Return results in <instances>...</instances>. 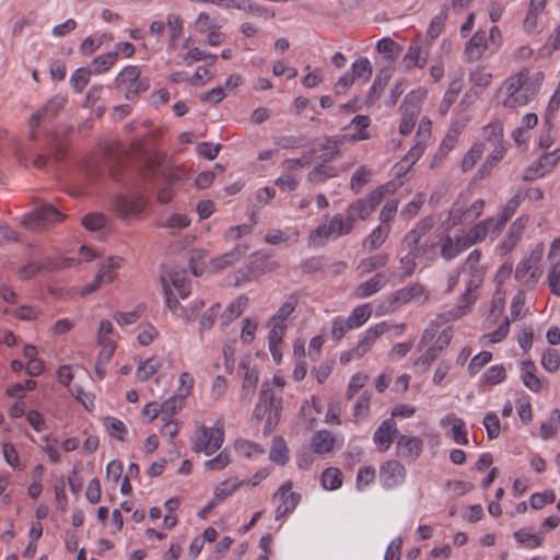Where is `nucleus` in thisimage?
<instances>
[{"label":"nucleus","instance_id":"f257e3e1","mask_svg":"<svg viewBox=\"0 0 560 560\" xmlns=\"http://www.w3.org/2000/svg\"><path fill=\"white\" fill-rule=\"evenodd\" d=\"M542 72L529 73L528 70H522L504 82L506 96L503 100V106L508 108H516L528 104L539 92L544 82Z\"/></svg>","mask_w":560,"mask_h":560},{"label":"nucleus","instance_id":"f03ea898","mask_svg":"<svg viewBox=\"0 0 560 560\" xmlns=\"http://www.w3.org/2000/svg\"><path fill=\"white\" fill-rule=\"evenodd\" d=\"M171 284L166 281L165 276L161 277L163 291L166 300L167 307L173 312V314L187 317V320H191L194 316L199 312V310L203 306V301H198L192 306L191 315H187L184 307L179 304L177 300V295L180 299H186L190 294V288L187 285V273L185 270H172L167 275Z\"/></svg>","mask_w":560,"mask_h":560},{"label":"nucleus","instance_id":"7ed1b4c3","mask_svg":"<svg viewBox=\"0 0 560 560\" xmlns=\"http://www.w3.org/2000/svg\"><path fill=\"white\" fill-rule=\"evenodd\" d=\"M282 409V398L277 397L270 383L264 382L253 417L260 420L266 418L264 434L269 435L277 427Z\"/></svg>","mask_w":560,"mask_h":560},{"label":"nucleus","instance_id":"20e7f679","mask_svg":"<svg viewBox=\"0 0 560 560\" xmlns=\"http://www.w3.org/2000/svg\"><path fill=\"white\" fill-rule=\"evenodd\" d=\"M389 192V185H382L371 191L366 198L357 199L350 203L346 210V219H343V222L349 225V231H352L359 219L366 220Z\"/></svg>","mask_w":560,"mask_h":560},{"label":"nucleus","instance_id":"39448f33","mask_svg":"<svg viewBox=\"0 0 560 560\" xmlns=\"http://www.w3.org/2000/svg\"><path fill=\"white\" fill-rule=\"evenodd\" d=\"M223 442L224 431L222 427L207 428L202 425L196 431L192 451L210 456L221 448Z\"/></svg>","mask_w":560,"mask_h":560},{"label":"nucleus","instance_id":"423d86ee","mask_svg":"<svg viewBox=\"0 0 560 560\" xmlns=\"http://www.w3.org/2000/svg\"><path fill=\"white\" fill-rule=\"evenodd\" d=\"M481 252L479 249H474L470 252L466 260L464 261L460 272H468L469 280L467 282V288L464 293V300L471 301V294H476L474 291L478 289L483 282V277L486 273L485 268L480 265Z\"/></svg>","mask_w":560,"mask_h":560},{"label":"nucleus","instance_id":"0eeeda50","mask_svg":"<svg viewBox=\"0 0 560 560\" xmlns=\"http://www.w3.org/2000/svg\"><path fill=\"white\" fill-rule=\"evenodd\" d=\"M65 219V214L50 203L38 205L33 212L25 215L23 224L32 230L46 228L50 224L60 222Z\"/></svg>","mask_w":560,"mask_h":560},{"label":"nucleus","instance_id":"6e6552de","mask_svg":"<svg viewBox=\"0 0 560 560\" xmlns=\"http://www.w3.org/2000/svg\"><path fill=\"white\" fill-rule=\"evenodd\" d=\"M349 225L343 222L341 214L334 215L328 222L322 223L311 235L314 244H323L329 237L349 234Z\"/></svg>","mask_w":560,"mask_h":560},{"label":"nucleus","instance_id":"1a4fd4ad","mask_svg":"<svg viewBox=\"0 0 560 560\" xmlns=\"http://www.w3.org/2000/svg\"><path fill=\"white\" fill-rule=\"evenodd\" d=\"M483 207L485 201L482 199H477L467 208H464L458 201H456L450 210L447 222L451 226L472 222L481 215Z\"/></svg>","mask_w":560,"mask_h":560},{"label":"nucleus","instance_id":"9d476101","mask_svg":"<svg viewBox=\"0 0 560 560\" xmlns=\"http://www.w3.org/2000/svg\"><path fill=\"white\" fill-rule=\"evenodd\" d=\"M145 205L144 198L140 196L129 198L120 195L115 199L114 211L119 219L127 220L132 215L140 214L144 210Z\"/></svg>","mask_w":560,"mask_h":560},{"label":"nucleus","instance_id":"9b49d317","mask_svg":"<svg viewBox=\"0 0 560 560\" xmlns=\"http://www.w3.org/2000/svg\"><path fill=\"white\" fill-rule=\"evenodd\" d=\"M280 497L281 503L276 510V518L280 520L285 514L292 512L301 500V495L292 491V482L287 481L273 494V500Z\"/></svg>","mask_w":560,"mask_h":560},{"label":"nucleus","instance_id":"f8f14e48","mask_svg":"<svg viewBox=\"0 0 560 560\" xmlns=\"http://www.w3.org/2000/svg\"><path fill=\"white\" fill-rule=\"evenodd\" d=\"M431 135V121L425 117L420 120L417 137L419 140L417 143L408 151L405 158L400 161L401 167L407 165L408 167L413 165L423 152L422 141H425Z\"/></svg>","mask_w":560,"mask_h":560},{"label":"nucleus","instance_id":"ddd939ff","mask_svg":"<svg viewBox=\"0 0 560 560\" xmlns=\"http://www.w3.org/2000/svg\"><path fill=\"white\" fill-rule=\"evenodd\" d=\"M434 225L432 218H424L420 220L416 226L407 233L402 240V244L412 253L421 254L422 252L418 247L421 238L427 235Z\"/></svg>","mask_w":560,"mask_h":560},{"label":"nucleus","instance_id":"4468645a","mask_svg":"<svg viewBox=\"0 0 560 560\" xmlns=\"http://www.w3.org/2000/svg\"><path fill=\"white\" fill-rule=\"evenodd\" d=\"M405 467L398 460L385 462L380 469V478L386 488H393L405 479Z\"/></svg>","mask_w":560,"mask_h":560},{"label":"nucleus","instance_id":"2eb2a0df","mask_svg":"<svg viewBox=\"0 0 560 560\" xmlns=\"http://www.w3.org/2000/svg\"><path fill=\"white\" fill-rule=\"evenodd\" d=\"M423 450L421 439L417 436L399 435L397 439V455L408 459L416 460Z\"/></svg>","mask_w":560,"mask_h":560},{"label":"nucleus","instance_id":"dca6fc26","mask_svg":"<svg viewBox=\"0 0 560 560\" xmlns=\"http://www.w3.org/2000/svg\"><path fill=\"white\" fill-rule=\"evenodd\" d=\"M388 329L389 326L385 322L378 323L375 326L370 327L365 331L363 338L359 341L357 347H354L355 358H362L368 351H370L375 340Z\"/></svg>","mask_w":560,"mask_h":560},{"label":"nucleus","instance_id":"f3484780","mask_svg":"<svg viewBox=\"0 0 560 560\" xmlns=\"http://www.w3.org/2000/svg\"><path fill=\"white\" fill-rule=\"evenodd\" d=\"M486 48V32H476L465 45L464 55L466 57V60L470 62L480 60Z\"/></svg>","mask_w":560,"mask_h":560},{"label":"nucleus","instance_id":"a211bd4d","mask_svg":"<svg viewBox=\"0 0 560 560\" xmlns=\"http://www.w3.org/2000/svg\"><path fill=\"white\" fill-rule=\"evenodd\" d=\"M396 433L397 428L395 421L393 419H386L375 430L373 440L381 451H387Z\"/></svg>","mask_w":560,"mask_h":560},{"label":"nucleus","instance_id":"6ab92c4d","mask_svg":"<svg viewBox=\"0 0 560 560\" xmlns=\"http://www.w3.org/2000/svg\"><path fill=\"white\" fill-rule=\"evenodd\" d=\"M247 250V246H235L231 252L222 254L210 260L212 271H219L236 264Z\"/></svg>","mask_w":560,"mask_h":560},{"label":"nucleus","instance_id":"aec40b11","mask_svg":"<svg viewBox=\"0 0 560 560\" xmlns=\"http://www.w3.org/2000/svg\"><path fill=\"white\" fill-rule=\"evenodd\" d=\"M425 95L423 91H412L405 96L400 106L401 116L417 119L420 114L421 103Z\"/></svg>","mask_w":560,"mask_h":560},{"label":"nucleus","instance_id":"412c9836","mask_svg":"<svg viewBox=\"0 0 560 560\" xmlns=\"http://www.w3.org/2000/svg\"><path fill=\"white\" fill-rule=\"evenodd\" d=\"M560 161V150L557 149L550 153H546L544 156L539 160V166L545 168L544 172L538 173L537 168L528 167L524 174L525 180H532L535 177H540L545 174V172L550 171L556 164Z\"/></svg>","mask_w":560,"mask_h":560},{"label":"nucleus","instance_id":"4be33fe9","mask_svg":"<svg viewBox=\"0 0 560 560\" xmlns=\"http://www.w3.org/2000/svg\"><path fill=\"white\" fill-rule=\"evenodd\" d=\"M342 140L336 137H325L322 145L323 153L317 156L319 164H327L340 156V145Z\"/></svg>","mask_w":560,"mask_h":560},{"label":"nucleus","instance_id":"5701e85b","mask_svg":"<svg viewBox=\"0 0 560 560\" xmlns=\"http://www.w3.org/2000/svg\"><path fill=\"white\" fill-rule=\"evenodd\" d=\"M335 444V436L328 430L317 431L313 438L311 446L316 454L329 453Z\"/></svg>","mask_w":560,"mask_h":560},{"label":"nucleus","instance_id":"b1692460","mask_svg":"<svg viewBox=\"0 0 560 560\" xmlns=\"http://www.w3.org/2000/svg\"><path fill=\"white\" fill-rule=\"evenodd\" d=\"M390 226H376L363 241V248L369 252H374L380 248L388 237Z\"/></svg>","mask_w":560,"mask_h":560},{"label":"nucleus","instance_id":"393cba45","mask_svg":"<svg viewBox=\"0 0 560 560\" xmlns=\"http://www.w3.org/2000/svg\"><path fill=\"white\" fill-rule=\"evenodd\" d=\"M470 299L471 301L466 299L464 300V294H462L460 298L458 299V304L452 310L440 314L439 319L441 322H451L462 317L468 312L470 305L475 303V301L477 300V294H471Z\"/></svg>","mask_w":560,"mask_h":560},{"label":"nucleus","instance_id":"a878e982","mask_svg":"<svg viewBox=\"0 0 560 560\" xmlns=\"http://www.w3.org/2000/svg\"><path fill=\"white\" fill-rule=\"evenodd\" d=\"M386 281V277L384 275L376 273L370 280L359 284L355 294L359 298H369L378 292L385 285Z\"/></svg>","mask_w":560,"mask_h":560},{"label":"nucleus","instance_id":"bb28decb","mask_svg":"<svg viewBox=\"0 0 560 560\" xmlns=\"http://www.w3.org/2000/svg\"><path fill=\"white\" fill-rule=\"evenodd\" d=\"M452 422V438L457 444L465 445L468 443L467 433L465 430V422L457 418L454 413L447 415L444 419L441 420V425H445L446 423Z\"/></svg>","mask_w":560,"mask_h":560},{"label":"nucleus","instance_id":"cd10ccee","mask_svg":"<svg viewBox=\"0 0 560 560\" xmlns=\"http://www.w3.org/2000/svg\"><path fill=\"white\" fill-rule=\"evenodd\" d=\"M405 70L410 71L413 67L423 68L427 63V55L422 56V49L418 43H412L404 57Z\"/></svg>","mask_w":560,"mask_h":560},{"label":"nucleus","instance_id":"c85d7f7f","mask_svg":"<svg viewBox=\"0 0 560 560\" xmlns=\"http://www.w3.org/2000/svg\"><path fill=\"white\" fill-rule=\"evenodd\" d=\"M248 303V298L240 295L236 298L222 313L221 320L222 325H229L236 319L245 310Z\"/></svg>","mask_w":560,"mask_h":560},{"label":"nucleus","instance_id":"c756f323","mask_svg":"<svg viewBox=\"0 0 560 560\" xmlns=\"http://www.w3.org/2000/svg\"><path fill=\"white\" fill-rule=\"evenodd\" d=\"M299 304V295L296 293L290 294L287 300L281 304L278 308L277 313L272 315L269 319L273 322L287 324L285 320L289 316L294 312Z\"/></svg>","mask_w":560,"mask_h":560},{"label":"nucleus","instance_id":"7c9ffc66","mask_svg":"<svg viewBox=\"0 0 560 560\" xmlns=\"http://www.w3.org/2000/svg\"><path fill=\"white\" fill-rule=\"evenodd\" d=\"M161 365V361L155 357L144 361L139 360L136 375L139 381L144 382L154 375L160 370Z\"/></svg>","mask_w":560,"mask_h":560},{"label":"nucleus","instance_id":"2f4dec72","mask_svg":"<svg viewBox=\"0 0 560 560\" xmlns=\"http://www.w3.org/2000/svg\"><path fill=\"white\" fill-rule=\"evenodd\" d=\"M376 50L384 55V58L393 62L400 55L402 48L389 37L380 39L376 44Z\"/></svg>","mask_w":560,"mask_h":560},{"label":"nucleus","instance_id":"473e14b6","mask_svg":"<svg viewBox=\"0 0 560 560\" xmlns=\"http://www.w3.org/2000/svg\"><path fill=\"white\" fill-rule=\"evenodd\" d=\"M269 458L271 462L282 466L287 464L289 459L288 446L282 438H273L272 445L269 452Z\"/></svg>","mask_w":560,"mask_h":560},{"label":"nucleus","instance_id":"72a5a7b5","mask_svg":"<svg viewBox=\"0 0 560 560\" xmlns=\"http://www.w3.org/2000/svg\"><path fill=\"white\" fill-rule=\"evenodd\" d=\"M462 88H463V84H462V81L460 80H454L448 89L446 90L444 96H443V100L439 106V112L442 114V115H445L447 114V112L450 110L451 106L454 104V102L456 101V98L458 97L460 91H462Z\"/></svg>","mask_w":560,"mask_h":560},{"label":"nucleus","instance_id":"f704fd0d","mask_svg":"<svg viewBox=\"0 0 560 560\" xmlns=\"http://www.w3.org/2000/svg\"><path fill=\"white\" fill-rule=\"evenodd\" d=\"M372 315V308L369 304L357 306L348 316L347 322L352 329L359 328L364 325Z\"/></svg>","mask_w":560,"mask_h":560},{"label":"nucleus","instance_id":"c9c22d12","mask_svg":"<svg viewBox=\"0 0 560 560\" xmlns=\"http://www.w3.org/2000/svg\"><path fill=\"white\" fill-rule=\"evenodd\" d=\"M388 262V256L386 254L371 256L362 259L358 265V270L361 275L371 273L377 268L386 266Z\"/></svg>","mask_w":560,"mask_h":560},{"label":"nucleus","instance_id":"e433bc0d","mask_svg":"<svg viewBox=\"0 0 560 560\" xmlns=\"http://www.w3.org/2000/svg\"><path fill=\"white\" fill-rule=\"evenodd\" d=\"M140 78V69L137 66H128L120 71L117 77V85L124 88H132L133 83Z\"/></svg>","mask_w":560,"mask_h":560},{"label":"nucleus","instance_id":"4c0bfd02","mask_svg":"<svg viewBox=\"0 0 560 560\" xmlns=\"http://www.w3.org/2000/svg\"><path fill=\"white\" fill-rule=\"evenodd\" d=\"M322 485L327 490H336L342 485L341 472L338 468L329 467L322 474Z\"/></svg>","mask_w":560,"mask_h":560},{"label":"nucleus","instance_id":"58836bf2","mask_svg":"<svg viewBox=\"0 0 560 560\" xmlns=\"http://www.w3.org/2000/svg\"><path fill=\"white\" fill-rule=\"evenodd\" d=\"M115 279V275L114 273H108L107 271L105 270H98L94 280L88 284H85L84 287H82L81 291H80V294L81 295H88L90 293H93L94 291H96L103 283H110L112 281H114Z\"/></svg>","mask_w":560,"mask_h":560},{"label":"nucleus","instance_id":"ea45409f","mask_svg":"<svg viewBox=\"0 0 560 560\" xmlns=\"http://www.w3.org/2000/svg\"><path fill=\"white\" fill-rule=\"evenodd\" d=\"M492 222H493V219L488 218V219L475 224L466 232L468 234L469 240L474 243V245L486 238Z\"/></svg>","mask_w":560,"mask_h":560},{"label":"nucleus","instance_id":"a19ab883","mask_svg":"<svg viewBox=\"0 0 560 560\" xmlns=\"http://www.w3.org/2000/svg\"><path fill=\"white\" fill-rule=\"evenodd\" d=\"M371 171L365 166H360L351 176L350 188L354 194H359L362 188L370 182L371 179Z\"/></svg>","mask_w":560,"mask_h":560},{"label":"nucleus","instance_id":"79ce46f5","mask_svg":"<svg viewBox=\"0 0 560 560\" xmlns=\"http://www.w3.org/2000/svg\"><path fill=\"white\" fill-rule=\"evenodd\" d=\"M424 294V287L420 283H413L396 292L395 300L401 303L420 299Z\"/></svg>","mask_w":560,"mask_h":560},{"label":"nucleus","instance_id":"37998d69","mask_svg":"<svg viewBox=\"0 0 560 560\" xmlns=\"http://www.w3.org/2000/svg\"><path fill=\"white\" fill-rule=\"evenodd\" d=\"M440 250L442 258L447 261L456 258L460 254V248L457 247L456 242L451 235H445L441 238Z\"/></svg>","mask_w":560,"mask_h":560},{"label":"nucleus","instance_id":"c03bdc74","mask_svg":"<svg viewBox=\"0 0 560 560\" xmlns=\"http://www.w3.org/2000/svg\"><path fill=\"white\" fill-rule=\"evenodd\" d=\"M483 150L485 148L482 143H474L469 151L463 158L462 170L464 172L471 170L477 163V161L482 156Z\"/></svg>","mask_w":560,"mask_h":560},{"label":"nucleus","instance_id":"a18cd8bd","mask_svg":"<svg viewBox=\"0 0 560 560\" xmlns=\"http://www.w3.org/2000/svg\"><path fill=\"white\" fill-rule=\"evenodd\" d=\"M337 175L336 170L325 164H318L307 175V179L311 183L319 184L327 178L335 177Z\"/></svg>","mask_w":560,"mask_h":560},{"label":"nucleus","instance_id":"49530a36","mask_svg":"<svg viewBox=\"0 0 560 560\" xmlns=\"http://www.w3.org/2000/svg\"><path fill=\"white\" fill-rule=\"evenodd\" d=\"M67 98L61 95H56L46 102L38 112L44 118L55 116L66 104Z\"/></svg>","mask_w":560,"mask_h":560},{"label":"nucleus","instance_id":"de8ad7c7","mask_svg":"<svg viewBox=\"0 0 560 560\" xmlns=\"http://www.w3.org/2000/svg\"><path fill=\"white\" fill-rule=\"evenodd\" d=\"M104 424L110 436L119 441L126 440L125 435L128 433V430L122 421L116 418L107 417L104 420Z\"/></svg>","mask_w":560,"mask_h":560},{"label":"nucleus","instance_id":"09e8293b","mask_svg":"<svg viewBox=\"0 0 560 560\" xmlns=\"http://www.w3.org/2000/svg\"><path fill=\"white\" fill-rule=\"evenodd\" d=\"M92 71L88 68H79L71 75L70 83L77 93L83 92L90 81Z\"/></svg>","mask_w":560,"mask_h":560},{"label":"nucleus","instance_id":"8fccbe9b","mask_svg":"<svg viewBox=\"0 0 560 560\" xmlns=\"http://www.w3.org/2000/svg\"><path fill=\"white\" fill-rule=\"evenodd\" d=\"M118 51H109L94 58L92 66L95 73H102L108 70L117 60Z\"/></svg>","mask_w":560,"mask_h":560},{"label":"nucleus","instance_id":"3c124183","mask_svg":"<svg viewBox=\"0 0 560 560\" xmlns=\"http://www.w3.org/2000/svg\"><path fill=\"white\" fill-rule=\"evenodd\" d=\"M268 327L270 328L268 334L269 346L281 345L288 325L269 319Z\"/></svg>","mask_w":560,"mask_h":560},{"label":"nucleus","instance_id":"603ef678","mask_svg":"<svg viewBox=\"0 0 560 560\" xmlns=\"http://www.w3.org/2000/svg\"><path fill=\"white\" fill-rule=\"evenodd\" d=\"M106 222V217L96 212L88 213L81 220L82 225L89 231H98L105 226Z\"/></svg>","mask_w":560,"mask_h":560},{"label":"nucleus","instance_id":"864d4df0","mask_svg":"<svg viewBox=\"0 0 560 560\" xmlns=\"http://www.w3.org/2000/svg\"><path fill=\"white\" fill-rule=\"evenodd\" d=\"M353 79L361 78L365 81L369 80L372 75V66L368 58H359L352 63V74Z\"/></svg>","mask_w":560,"mask_h":560},{"label":"nucleus","instance_id":"5fc2aeb1","mask_svg":"<svg viewBox=\"0 0 560 560\" xmlns=\"http://www.w3.org/2000/svg\"><path fill=\"white\" fill-rule=\"evenodd\" d=\"M485 138L493 145L502 144L503 128L498 121L490 122L483 127Z\"/></svg>","mask_w":560,"mask_h":560},{"label":"nucleus","instance_id":"6e6d98bb","mask_svg":"<svg viewBox=\"0 0 560 560\" xmlns=\"http://www.w3.org/2000/svg\"><path fill=\"white\" fill-rule=\"evenodd\" d=\"M240 487V482L232 479H226L221 482L214 489V500L218 502L223 501L225 498L230 497L234 491Z\"/></svg>","mask_w":560,"mask_h":560},{"label":"nucleus","instance_id":"4d7b16f0","mask_svg":"<svg viewBox=\"0 0 560 560\" xmlns=\"http://www.w3.org/2000/svg\"><path fill=\"white\" fill-rule=\"evenodd\" d=\"M483 425L486 428L489 440H494L499 436L501 431V424L500 419L495 413H487L483 418Z\"/></svg>","mask_w":560,"mask_h":560},{"label":"nucleus","instance_id":"13d9d810","mask_svg":"<svg viewBox=\"0 0 560 560\" xmlns=\"http://www.w3.org/2000/svg\"><path fill=\"white\" fill-rule=\"evenodd\" d=\"M541 365L550 373L558 371L560 366V355L555 349H547L541 357Z\"/></svg>","mask_w":560,"mask_h":560},{"label":"nucleus","instance_id":"bf43d9fd","mask_svg":"<svg viewBox=\"0 0 560 560\" xmlns=\"http://www.w3.org/2000/svg\"><path fill=\"white\" fill-rule=\"evenodd\" d=\"M515 540L527 548H537L541 545V538L538 535L530 534L526 532L525 529L516 530L513 534Z\"/></svg>","mask_w":560,"mask_h":560},{"label":"nucleus","instance_id":"052dcab7","mask_svg":"<svg viewBox=\"0 0 560 560\" xmlns=\"http://www.w3.org/2000/svg\"><path fill=\"white\" fill-rule=\"evenodd\" d=\"M446 19H447V9L446 8H443L442 11L432 19L431 24L428 28V36L431 39H435L440 35V33L442 32V30L444 27Z\"/></svg>","mask_w":560,"mask_h":560},{"label":"nucleus","instance_id":"680f3d73","mask_svg":"<svg viewBox=\"0 0 560 560\" xmlns=\"http://www.w3.org/2000/svg\"><path fill=\"white\" fill-rule=\"evenodd\" d=\"M184 399V397H180V395L176 394L175 396L166 399L161 405L160 411L167 417L173 416L183 408Z\"/></svg>","mask_w":560,"mask_h":560},{"label":"nucleus","instance_id":"e2e57ef3","mask_svg":"<svg viewBox=\"0 0 560 560\" xmlns=\"http://www.w3.org/2000/svg\"><path fill=\"white\" fill-rule=\"evenodd\" d=\"M315 150L312 149L308 152H305L302 158L299 159H288L283 162V165L287 170L293 171L306 165H310L314 160Z\"/></svg>","mask_w":560,"mask_h":560},{"label":"nucleus","instance_id":"0e129e2a","mask_svg":"<svg viewBox=\"0 0 560 560\" xmlns=\"http://www.w3.org/2000/svg\"><path fill=\"white\" fill-rule=\"evenodd\" d=\"M370 399L371 393L364 392L359 399L357 400L353 408V416L355 418L364 419L369 416L370 412Z\"/></svg>","mask_w":560,"mask_h":560},{"label":"nucleus","instance_id":"69168bd1","mask_svg":"<svg viewBox=\"0 0 560 560\" xmlns=\"http://www.w3.org/2000/svg\"><path fill=\"white\" fill-rule=\"evenodd\" d=\"M230 462L231 460L229 453L225 450H223L213 458L208 459L205 463V468L207 470H222L230 464Z\"/></svg>","mask_w":560,"mask_h":560},{"label":"nucleus","instance_id":"338daca9","mask_svg":"<svg viewBox=\"0 0 560 560\" xmlns=\"http://www.w3.org/2000/svg\"><path fill=\"white\" fill-rule=\"evenodd\" d=\"M49 150L54 152V156L57 161L62 160L67 154V145L58 140V136L51 132L47 136Z\"/></svg>","mask_w":560,"mask_h":560},{"label":"nucleus","instance_id":"774afa93","mask_svg":"<svg viewBox=\"0 0 560 560\" xmlns=\"http://www.w3.org/2000/svg\"><path fill=\"white\" fill-rule=\"evenodd\" d=\"M548 284L551 292L560 296V262H556L551 266L548 272Z\"/></svg>","mask_w":560,"mask_h":560}]
</instances>
